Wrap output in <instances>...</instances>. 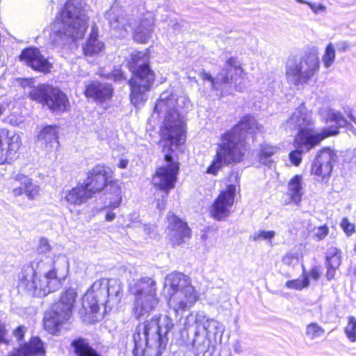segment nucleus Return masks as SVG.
<instances>
[{"mask_svg": "<svg viewBox=\"0 0 356 356\" xmlns=\"http://www.w3.org/2000/svg\"><path fill=\"white\" fill-rule=\"evenodd\" d=\"M348 117L349 118V119L353 121L355 124H356V117H355L352 113L351 112H350V113H348Z\"/></svg>", "mask_w": 356, "mask_h": 356, "instance_id": "53", "label": "nucleus"}, {"mask_svg": "<svg viewBox=\"0 0 356 356\" xmlns=\"http://www.w3.org/2000/svg\"><path fill=\"white\" fill-rule=\"evenodd\" d=\"M164 285L165 287H170V295L171 293L179 290H184L185 288L192 286L190 277L178 272H173L169 274L165 277Z\"/></svg>", "mask_w": 356, "mask_h": 356, "instance_id": "28", "label": "nucleus"}, {"mask_svg": "<svg viewBox=\"0 0 356 356\" xmlns=\"http://www.w3.org/2000/svg\"><path fill=\"white\" fill-rule=\"evenodd\" d=\"M336 59V51L334 46L330 42L325 47L323 55L322 56V62L325 68H330Z\"/></svg>", "mask_w": 356, "mask_h": 356, "instance_id": "36", "label": "nucleus"}, {"mask_svg": "<svg viewBox=\"0 0 356 356\" xmlns=\"http://www.w3.org/2000/svg\"><path fill=\"white\" fill-rule=\"evenodd\" d=\"M288 195L291 201L296 205H299L303 195L302 177L296 175L293 177L288 184Z\"/></svg>", "mask_w": 356, "mask_h": 356, "instance_id": "31", "label": "nucleus"}, {"mask_svg": "<svg viewBox=\"0 0 356 356\" xmlns=\"http://www.w3.org/2000/svg\"><path fill=\"white\" fill-rule=\"evenodd\" d=\"M168 236L173 247L185 243L191 237L192 231L186 222L176 216L173 212L168 214Z\"/></svg>", "mask_w": 356, "mask_h": 356, "instance_id": "16", "label": "nucleus"}, {"mask_svg": "<svg viewBox=\"0 0 356 356\" xmlns=\"http://www.w3.org/2000/svg\"><path fill=\"white\" fill-rule=\"evenodd\" d=\"M19 59L38 72L47 73L50 72L52 67L50 62L42 55L40 49L35 47L24 49L21 51Z\"/></svg>", "mask_w": 356, "mask_h": 356, "instance_id": "21", "label": "nucleus"}, {"mask_svg": "<svg viewBox=\"0 0 356 356\" xmlns=\"http://www.w3.org/2000/svg\"><path fill=\"white\" fill-rule=\"evenodd\" d=\"M259 129V124L252 116L242 118L238 124L221 135L206 172L216 176L223 167L241 162L245 156L247 134Z\"/></svg>", "mask_w": 356, "mask_h": 356, "instance_id": "4", "label": "nucleus"}, {"mask_svg": "<svg viewBox=\"0 0 356 356\" xmlns=\"http://www.w3.org/2000/svg\"><path fill=\"white\" fill-rule=\"evenodd\" d=\"M68 270L65 255H41L23 268L18 287L29 296L42 298L61 287V280H65Z\"/></svg>", "mask_w": 356, "mask_h": 356, "instance_id": "3", "label": "nucleus"}, {"mask_svg": "<svg viewBox=\"0 0 356 356\" xmlns=\"http://www.w3.org/2000/svg\"><path fill=\"white\" fill-rule=\"evenodd\" d=\"M26 331V328L24 326L19 325L13 331V335L17 341H22L24 339Z\"/></svg>", "mask_w": 356, "mask_h": 356, "instance_id": "46", "label": "nucleus"}, {"mask_svg": "<svg viewBox=\"0 0 356 356\" xmlns=\"http://www.w3.org/2000/svg\"><path fill=\"white\" fill-rule=\"evenodd\" d=\"M321 143L322 142L307 140L299 138H293V145L294 149L289 154V159L291 163L295 166H298L302 162V154L316 148L320 145Z\"/></svg>", "mask_w": 356, "mask_h": 356, "instance_id": "24", "label": "nucleus"}, {"mask_svg": "<svg viewBox=\"0 0 356 356\" xmlns=\"http://www.w3.org/2000/svg\"><path fill=\"white\" fill-rule=\"evenodd\" d=\"M88 17L81 0H68L56 17L49 40L57 48L82 38L88 28Z\"/></svg>", "mask_w": 356, "mask_h": 356, "instance_id": "6", "label": "nucleus"}, {"mask_svg": "<svg viewBox=\"0 0 356 356\" xmlns=\"http://www.w3.org/2000/svg\"><path fill=\"white\" fill-rule=\"evenodd\" d=\"M235 194L236 186L234 184H229L225 191L220 193L210 209V213L215 220H220L229 216Z\"/></svg>", "mask_w": 356, "mask_h": 356, "instance_id": "18", "label": "nucleus"}, {"mask_svg": "<svg viewBox=\"0 0 356 356\" xmlns=\"http://www.w3.org/2000/svg\"><path fill=\"white\" fill-rule=\"evenodd\" d=\"M279 148L277 147L269 145H262L259 155V163L268 168H272L274 163L272 156L276 154Z\"/></svg>", "mask_w": 356, "mask_h": 356, "instance_id": "35", "label": "nucleus"}, {"mask_svg": "<svg viewBox=\"0 0 356 356\" xmlns=\"http://www.w3.org/2000/svg\"><path fill=\"white\" fill-rule=\"evenodd\" d=\"M112 173L113 171L109 167L97 164L88 172L83 184L93 195L107 185Z\"/></svg>", "mask_w": 356, "mask_h": 356, "instance_id": "17", "label": "nucleus"}, {"mask_svg": "<svg viewBox=\"0 0 356 356\" xmlns=\"http://www.w3.org/2000/svg\"><path fill=\"white\" fill-rule=\"evenodd\" d=\"M326 277L331 280L334 277L336 270L341 265V252L337 248L330 249L326 254Z\"/></svg>", "mask_w": 356, "mask_h": 356, "instance_id": "32", "label": "nucleus"}, {"mask_svg": "<svg viewBox=\"0 0 356 356\" xmlns=\"http://www.w3.org/2000/svg\"><path fill=\"white\" fill-rule=\"evenodd\" d=\"M233 350L236 353H241L243 351L241 343L238 341H236L233 344Z\"/></svg>", "mask_w": 356, "mask_h": 356, "instance_id": "52", "label": "nucleus"}, {"mask_svg": "<svg viewBox=\"0 0 356 356\" xmlns=\"http://www.w3.org/2000/svg\"><path fill=\"white\" fill-rule=\"evenodd\" d=\"M20 144V137L18 134L10 136L8 132L0 133V165L10 163L17 157Z\"/></svg>", "mask_w": 356, "mask_h": 356, "instance_id": "20", "label": "nucleus"}, {"mask_svg": "<svg viewBox=\"0 0 356 356\" xmlns=\"http://www.w3.org/2000/svg\"><path fill=\"white\" fill-rule=\"evenodd\" d=\"M275 236V232L274 231H265V230H259L255 232L253 236V240L259 241L261 239L264 240H271Z\"/></svg>", "mask_w": 356, "mask_h": 356, "instance_id": "43", "label": "nucleus"}, {"mask_svg": "<svg viewBox=\"0 0 356 356\" xmlns=\"http://www.w3.org/2000/svg\"><path fill=\"white\" fill-rule=\"evenodd\" d=\"M76 298V291L71 287L62 293L59 300L44 314V327L46 330L51 334H55L59 331L60 325L70 321Z\"/></svg>", "mask_w": 356, "mask_h": 356, "instance_id": "12", "label": "nucleus"}, {"mask_svg": "<svg viewBox=\"0 0 356 356\" xmlns=\"http://www.w3.org/2000/svg\"><path fill=\"white\" fill-rule=\"evenodd\" d=\"M37 250L40 256L46 255V254L50 252L51 245H49V241L47 238H41L40 239Z\"/></svg>", "mask_w": 356, "mask_h": 356, "instance_id": "44", "label": "nucleus"}, {"mask_svg": "<svg viewBox=\"0 0 356 356\" xmlns=\"http://www.w3.org/2000/svg\"><path fill=\"white\" fill-rule=\"evenodd\" d=\"M295 260H296V257L291 253H287L282 258V262L287 266L293 264Z\"/></svg>", "mask_w": 356, "mask_h": 356, "instance_id": "48", "label": "nucleus"}, {"mask_svg": "<svg viewBox=\"0 0 356 356\" xmlns=\"http://www.w3.org/2000/svg\"><path fill=\"white\" fill-rule=\"evenodd\" d=\"M149 229V227L147 228L146 227H145V232H147V234H149V232H147V230Z\"/></svg>", "mask_w": 356, "mask_h": 356, "instance_id": "55", "label": "nucleus"}, {"mask_svg": "<svg viewBox=\"0 0 356 356\" xmlns=\"http://www.w3.org/2000/svg\"><path fill=\"white\" fill-rule=\"evenodd\" d=\"M177 25H178V23H175V24H174V26H176Z\"/></svg>", "mask_w": 356, "mask_h": 356, "instance_id": "56", "label": "nucleus"}, {"mask_svg": "<svg viewBox=\"0 0 356 356\" xmlns=\"http://www.w3.org/2000/svg\"><path fill=\"white\" fill-rule=\"evenodd\" d=\"M3 106L0 104V115L3 113Z\"/></svg>", "mask_w": 356, "mask_h": 356, "instance_id": "54", "label": "nucleus"}, {"mask_svg": "<svg viewBox=\"0 0 356 356\" xmlns=\"http://www.w3.org/2000/svg\"><path fill=\"white\" fill-rule=\"evenodd\" d=\"M147 60L146 54L143 51H134L131 54L129 67L133 77L128 83L131 102L135 106L147 99L145 92L150 90L154 81V73Z\"/></svg>", "mask_w": 356, "mask_h": 356, "instance_id": "9", "label": "nucleus"}, {"mask_svg": "<svg viewBox=\"0 0 356 356\" xmlns=\"http://www.w3.org/2000/svg\"><path fill=\"white\" fill-rule=\"evenodd\" d=\"M309 279L308 275H305L302 279H296L292 280H288L285 283L286 287L288 289H296L300 291L304 288H307L309 286Z\"/></svg>", "mask_w": 356, "mask_h": 356, "instance_id": "37", "label": "nucleus"}, {"mask_svg": "<svg viewBox=\"0 0 356 356\" xmlns=\"http://www.w3.org/2000/svg\"><path fill=\"white\" fill-rule=\"evenodd\" d=\"M104 47V43L98 39V28L96 25H93L89 37L83 47L84 54L86 56L97 54L103 50Z\"/></svg>", "mask_w": 356, "mask_h": 356, "instance_id": "29", "label": "nucleus"}, {"mask_svg": "<svg viewBox=\"0 0 356 356\" xmlns=\"http://www.w3.org/2000/svg\"><path fill=\"white\" fill-rule=\"evenodd\" d=\"M37 145L47 151L57 147L58 145V127L47 125L41 129L38 134Z\"/></svg>", "mask_w": 356, "mask_h": 356, "instance_id": "25", "label": "nucleus"}, {"mask_svg": "<svg viewBox=\"0 0 356 356\" xmlns=\"http://www.w3.org/2000/svg\"><path fill=\"white\" fill-rule=\"evenodd\" d=\"M320 58L318 49L312 48L299 56H291L285 65L287 82L296 87L307 84L318 73Z\"/></svg>", "mask_w": 356, "mask_h": 356, "instance_id": "10", "label": "nucleus"}, {"mask_svg": "<svg viewBox=\"0 0 356 356\" xmlns=\"http://www.w3.org/2000/svg\"><path fill=\"white\" fill-rule=\"evenodd\" d=\"M156 282L150 277H143L130 284L129 291L134 296L132 314L139 320L155 311L160 300L156 294Z\"/></svg>", "mask_w": 356, "mask_h": 356, "instance_id": "11", "label": "nucleus"}, {"mask_svg": "<svg viewBox=\"0 0 356 356\" xmlns=\"http://www.w3.org/2000/svg\"><path fill=\"white\" fill-rule=\"evenodd\" d=\"M180 339L186 345H191L195 356H213L217 344V337H222L221 324L207 318L204 312L188 314L179 329Z\"/></svg>", "mask_w": 356, "mask_h": 356, "instance_id": "5", "label": "nucleus"}, {"mask_svg": "<svg viewBox=\"0 0 356 356\" xmlns=\"http://www.w3.org/2000/svg\"><path fill=\"white\" fill-rule=\"evenodd\" d=\"M114 89L111 84L99 81H92L85 85L84 95L88 99L99 103L110 100Z\"/></svg>", "mask_w": 356, "mask_h": 356, "instance_id": "22", "label": "nucleus"}, {"mask_svg": "<svg viewBox=\"0 0 356 356\" xmlns=\"http://www.w3.org/2000/svg\"><path fill=\"white\" fill-rule=\"evenodd\" d=\"M345 334L351 342L356 341V319L353 316L348 317V323L345 327Z\"/></svg>", "mask_w": 356, "mask_h": 356, "instance_id": "39", "label": "nucleus"}, {"mask_svg": "<svg viewBox=\"0 0 356 356\" xmlns=\"http://www.w3.org/2000/svg\"><path fill=\"white\" fill-rule=\"evenodd\" d=\"M328 232H329V229H328L327 226L323 225V226L318 227L316 229V230L315 232V236L318 240H322L328 234Z\"/></svg>", "mask_w": 356, "mask_h": 356, "instance_id": "45", "label": "nucleus"}, {"mask_svg": "<svg viewBox=\"0 0 356 356\" xmlns=\"http://www.w3.org/2000/svg\"><path fill=\"white\" fill-rule=\"evenodd\" d=\"M11 192L15 197L25 195L30 200H34L39 195L40 186L33 180L22 173L15 175L10 182Z\"/></svg>", "mask_w": 356, "mask_h": 356, "instance_id": "19", "label": "nucleus"}, {"mask_svg": "<svg viewBox=\"0 0 356 356\" xmlns=\"http://www.w3.org/2000/svg\"><path fill=\"white\" fill-rule=\"evenodd\" d=\"M153 19L142 20L140 24L134 30V39L140 43H146L152 31Z\"/></svg>", "mask_w": 356, "mask_h": 356, "instance_id": "34", "label": "nucleus"}, {"mask_svg": "<svg viewBox=\"0 0 356 356\" xmlns=\"http://www.w3.org/2000/svg\"><path fill=\"white\" fill-rule=\"evenodd\" d=\"M324 333V329L316 323H311L306 327V335L310 339L321 337Z\"/></svg>", "mask_w": 356, "mask_h": 356, "instance_id": "38", "label": "nucleus"}, {"mask_svg": "<svg viewBox=\"0 0 356 356\" xmlns=\"http://www.w3.org/2000/svg\"><path fill=\"white\" fill-rule=\"evenodd\" d=\"M298 3L307 5L315 15H322L326 11V6L321 3H315L307 0H296Z\"/></svg>", "mask_w": 356, "mask_h": 356, "instance_id": "40", "label": "nucleus"}, {"mask_svg": "<svg viewBox=\"0 0 356 356\" xmlns=\"http://www.w3.org/2000/svg\"><path fill=\"white\" fill-rule=\"evenodd\" d=\"M111 189L113 191V195L109 199L107 204V211L106 213L105 219L108 222L113 221L115 218V213L112 211L113 209L118 207L122 202L121 188L117 184H111Z\"/></svg>", "mask_w": 356, "mask_h": 356, "instance_id": "33", "label": "nucleus"}, {"mask_svg": "<svg viewBox=\"0 0 356 356\" xmlns=\"http://www.w3.org/2000/svg\"><path fill=\"white\" fill-rule=\"evenodd\" d=\"M337 49L340 52H344L350 47V44L347 41H339L336 44Z\"/></svg>", "mask_w": 356, "mask_h": 356, "instance_id": "49", "label": "nucleus"}, {"mask_svg": "<svg viewBox=\"0 0 356 356\" xmlns=\"http://www.w3.org/2000/svg\"><path fill=\"white\" fill-rule=\"evenodd\" d=\"M104 76L115 82H122L126 80V77L121 70L120 67H115L113 70L109 73L104 74Z\"/></svg>", "mask_w": 356, "mask_h": 356, "instance_id": "41", "label": "nucleus"}, {"mask_svg": "<svg viewBox=\"0 0 356 356\" xmlns=\"http://www.w3.org/2000/svg\"><path fill=\"white\" fill-rule=\"evenodd\" d=\"M309 275L314 280H318L321 276L319 268L316 266H314L310 270Z\"/></svg>", "mask_w": 356, "mask_h": 356, "instance_id": "50", "label": "nucleus"}, {"mask_svg": "<svg viewBox=\"0 0 356 356\" xmlns=\"http://www.w3.org/2000/svg\"><path fill=\"white\" fill-rule=\"evenodd\" d=\"M198 298L193 286L170 293L168 300L170 311L166 315H155L136 327L133 334L134 356H162L168 341V334L174 327L170 316H178L191 307Z\"/></svg>", "mask_w": 356, "mask_h": 356, "instance_id": "2", "label": "nucleus"}, {"mask_svg": "<svg viewBox=\"0 0 356 356\" xmlns=\"http://www.w3.org/2000/svg\"><path fill=\"white\" fill-rule=\"evenodd\" d=\"M45 349L44 343L39 337H31L28 342L15 348L8 356H44Z\"/></svg>", "mask_w": 356, "mask_h": 356, "instance_id": "23", "label": "nucleus"}, {"mask_svg": "<svg viewBox=\"0 0 356 356\" xmlns=\"http://www.w3.org/2000/svg\"><path fill=\"white\" fill-rule=\"evenodd\" d=\"M190 106L189 99L185 96L177 97L172 92L165 91L156 101L153 115L165 114L161 129L163 146L165 165L158 168L153 177V184L166 194L175 187L179 171L177 157L172 155V145L178 146L185 140L186 123L181 111Z\"/></svg>", "mask_w": 356, "mask_h": 356, "instance_id": "1", "label": "nucleus"}, {"mask_svg": "<svg viewBox=\"0 0 356 356\" xmlns=\"http://www.w3.org/2000/svg\"><path fill=\"white\" fill-rule=\"evenodd\" d=\"M122 296L119 280L101 278L96 280L84 294L83 307L95 314L99 311L100 306H104V312H107L120 302Z\"/></svg>", "mask_w": 356, "mask_h": 356, "instance_id": "8", "label": "nucleus"}, {"mask_svg": "<svg viewBox=\"0 0 356 356\" xmlns=\"http://www.w3.org/2000/svg\"><path fill=\"white\" fill-rule=\"evenodd\" d=\"M129 163V160L124 158H120L119 163H118V167L121 169L127 168Z\"/></svg>", "mask_w": 356, "mask_h": 356, "instance_id": "51", "label": "nucleus"}, {"mask_svg": "<svg viewBox=\"0 0 356 356\" xmlns=\"http://www.w3.org/2000/svg\"><path fill=\"white\" fill-rule=\"evenodd\" d=\"M329 117L337 127L316 129L312 112L307 111L304 104H301L287 119L284 126L286 129L298 131L294 138H299L316 142H322L331 136L338 134L339 127H346L349 130L354 129L353 126L340 112L332 111Z\"/></svg>", "mask_w": 356, "mask_h": 356, "instance_id": "7", "label": "nucleus"}, {"mask_svg": "<svg viewBox=\"0 0 356 356\" xmlns=\"http://www.w3.org/2000/svg\"><path fill=\"white\" fill-rule=\"evenodd\" d=\"M63 198L70 204L81 205L85 203L89 198L92 197L89 191L83 184H78L76 187L63 192Z\"/></svg>", "mask_w": 356, "mask_h": 356, "instance_id": "26", "label": "nucleus"}, {"mask_svg": "<svg viewBox=\"0 0 356 356\" xmlns=\"http://www.w3.org/2000/svg\"><path fill=\"white\" fill-rule=\"evenodd\" d=\"M121 9L115 4L113 5L106 13L105 17L108 20L110 26L113 29H124L133 28L131 23L125 19L122 15Z\"/></svg>", "mask_w": 356, "mask_h": 356, "instance_id": "27", "label": "nucleus"}, {"mask_svg": "<svg viewBox=\"0 0 356 356\" xmlns=\"http://www.w3.org/2000/svg\"><path fill=\"white\" fill-rule=\"evenodd\" d=\"M339 225L347 237H350L355 232V223L350 222L346 217L341 219Z\"/></svg>", "mask_w": 356, "mask_h": 356, "instance_id": "42", "label": "nucleus"}, {"mask_svg": "<svg viewBox=\"0 0 356 356\" xmlns=\"http://www.w3.org/2000/svg\"><path fill=\"white\" fill-rule=\"evenodd\" d=\"M71 347L76 356H102L101 353L93 348L88 341L83 337L72 340Z\"/></svg>", "mask_w": 356, "mask_h": 356, "instance_id": "30", "label": "nucleus"}, {"mask_svg": "<svg viewBox=\"0 0 356 356\" xmlns=\"http://www.w3.org/2000/svg\"><path fill=\"white\" fill-rule=\"evenodd\" d=\"M243 74V70L238 64L237 58L235 57L229 58L226 63L221 69L220 72L216 77H213L211 74L205 71L200 73V76L204 81L210 82L211 87L213 90H221L222 86L233 81L236 86L241 85L240 79Z\"/></svg>", "mask_w": 356, "mask_h": 356, "instance_id": "14", "label": "nucleus"}, {"mask_svg": "<svg viewBox=\"0 0 356 356\" xmlns=\"http://www.w3.org/2000/svg\"><path fill=\"white\" fill-rule=\"evenodd\" d=\"M29 97L47 106L51 113L58 115L66 112L70 106L67 95L59 88L49 84H39L33 87L29 93Z\"/></svg>", "mask_w": 356, "mask_h": 356, "instance_id": "13", "label": "nucleus"}, {"mask_svg": "<svg viewBox=\"0 0 356 356\" xmlns=\"http://www.w3.org/2000/svg\"><path fill=\"white\" fill-rule=\"evenodd\" d=\"M6 325L0 320V343H8V341L6 338Z\"/></svg>", "mask_w": 356, "mask_h": 356, "instance_id": "47", "label": "nucleus"}, {"mask_svg": "<svg viewBox=\"0 0 356 356\" xmlns=\"http://www.w3.org/2000/svg\"><path fill=\"white\" fill-rule=\"evenodd\" d=\"M337 160L335 150L330 147H323L316 153L311 167L312 175L322 177H330L334 168V163Z\"/></svg>", "mask_w": 356, "mask_h": 356, "instance_id": "15", "label": "nucleus"}]
</instances>
